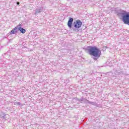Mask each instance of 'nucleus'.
<instances>
[{"mask_svg": "<svg viewBox=\"0 0 129 129\" xmlns=\"http://www.w3.org/2000/svg\"><path fill=\"white\" fill-rule=\"evenodd\" d=\"M16 104H17V105H21V103L20 102H16Z\"/></svg>", "mask_w": 129, "mask_h": 129, "instance_id": "obj_12", "label": "nucleus"}, {"mask_svg": "<svg viewBox=\"0 0 129 129\" xmlns=\"http://www.w3.org/2000/svg\"><path fill=\"white\" fill-rule=\"evenodd\" d=\"M123 72L122 71H116L115 72V74L116 75H120V74H122Z\"/></svg>", "mask_w": 129, "mask_h": 129, "instance_id": "obj_8", "label": "nucleus"}, {"mask_svg": "<svg viewBox=\"0 0 129 129\" xmlns=\"http://www.w3.org/2000/svg\"><path fill=\"white\" fill-rule=\"evenodd\" d=\"M87 51L89 55L93 56L92 58L95 61L100 57V50L96 46H88Z\"/></svg>", "mask_w": 129, "mask_h": 129, "instance_id": "obj_1", "label": "nucleus"}, {"mask_svg": "<svg viewBox=\"0 0 129 129\" xmlns=\"http://www.w3.org/2000/svg\"><path fill=\"white\" fill-rule=\"evenodd\" d=\"M89 102V101L86 99H84L83 103H88Z\"/></svg>", "mask_w": 129, "mask_h": 129, "instance_id": "obj_10", "label": "nucleus"}, {"mask_svg": "<svg viewBox=\"0 0 129 129\" xmlns=\"http://www.w3.org/2000/svg\"><path fill=\"white\" fill-rule=\"evenodd\" d=\"M17 5H20V2H17Z\"/></svg>", "mask_w": 129, "mask_h": 129, "instance_id": "obj_13", "label": "nucleus"}, {"mask_svg": "<svg viewBox=\"0 0 129 129\" xmlns=\"http://www.w3.org/2000/svg\"><path fill=\"white\" fill-rule=\"evenodd\" d=\"M73 23V18H70L68 22V26L70 29H72Z\"/></svg>", "mask_w": 129, "mask_h": 129, "instance_id": "obj_4", "label": "nucleus"}, {"mask_svg": "<svg viewBox=\"0 0 129 129\" xmlns=\"http://www.w3.org/2000/svg\"><path fill=\"white\" fill-rule=\"evenodd\" d=\"M42 11H43V7L36 9V12H35V15H38V14L41 13Z\"/></svg>", "mask_w": 129, "mask_h": 129, "instance_id": "obj_6", "label": "nucleus"}, {"mask_svg": "<svg viewBox=\"0 0 129 129\" xmlns=\"http://www.w3.org/2000/svg\"><path fill=\"white\" fill-rule=\"evenodd\" d=\"M4 118H6V115H5V116H3Z\"/></svg>", "mask_w": 129, "mask_h": 129, "instance_id": "obj_15", "label": "nucleus"}, {"mask_svg": "<svg viewBox=\"0 0 129 129\" xmlns=\"http://www.w3.org/2000/svg\"><path fill=\"white\" fill-rule=\"evenodd\" d=\"M73 31H74V32H75V29H73Z\"/></svg>", "mask_w": 129, "mask_h": 129, "instance_id": "obj_14", "label": "nucleus"}, {"mask_svg": "<svg viewBox=\"0 0 129 129\" xmlns=\"http://www.w3.org/2000/svg\"><path fill=\"white\" fill-rule=\"evenodd\" d=\"M18 30H19L20 32L23 34H25L26 33V30L22 27H19Z\"/></svg>", "mask_w": 129, "mask_h": 129, "instance_id": "obj_7", "label": "nucleus"}, {"mask_svg": "<svg viewBox=\"0 0 129 129\" xmlns=\"http://www.w3.org/2000/svg\"><path fill=\"white\" fill-rule=\"evenodd\" d=\"M74 99H75L76 100H78V101H80L81 103H83L84 98H83L81 99H77V98H74Z\"/></svg>", "mask_w": 129, "mask_h": 129, "instance_id": "obj_9", "label": "nucleus"}, {"mask_svg": "<svg viewBox=\"0 0 129 129\" xmlns=\"http://www.w3.org/2000/svg\"><path fill=\"white\" fill-rule=\"evenodd\" d=\"M19 28L18 27H16L13 29V30H11L10 32V35H14V34H16L19 32Z\"/></svg>", "mask_w": 129, "mask_h": 129, "instance_id": "obj_5", "label": "nucleus"}, {"mask_svg": "<svg viewBox=\"0 0 129 129\" xmlns=\"http://www.w3.org/2000/svg\"><path fill=\"white\" fill-rule=\"evenodd\" d=\"M73 25L76 29H80L81 28V26H82V22L80 20H77L76 22H74Z\"/></svg>", "mask_w": 129, "mask_h": 129, "instance_id": "obj_3", "label": "nucleus"}, {"mask_svg": "<svg viewBox=\"0 0 129 129\" xmlns=\"http://www.w3.org/2000/svg\"><path fill=\"white\" fill-rule=\"evenodd\" d=\"M118 17H120L122 19V21L123 22L125 25H129V12H125L124 11H122L118 14Z\"/></svg>", "mask_w": 129, "mask_h": 129, "instance_id": "obj_2", "label": "nucleus"}, {"mask_svg": "<svg viewBox=\"0 0 129 129\" xmlns=\"http://www.w3.org/2000/svg\"><path fill=\"white\" fill-rule=\"evenodd\" d=\"M89 104H91L92 105H94V104H95V103L93 102H91L89 101Z\"/></svg>", "mask_w": 129, "mask_h": 129, "instance_id": "obj_11", "label": "nucleus"}]
</instances>
